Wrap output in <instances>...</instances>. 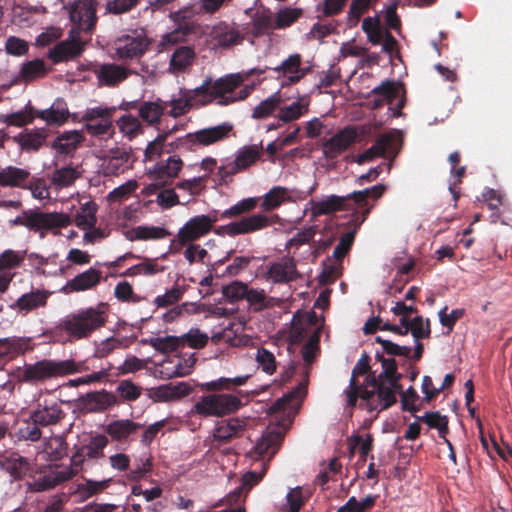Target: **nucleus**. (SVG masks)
Listing matches in <instances>:
<instances>
[{"label": "nucleus", "instance_id": "obj_1", "mask_svg": "<svg viewBox=\"0 0 512 512\" xmlns=\"http://www.w3.org/2000/svg\"><path fill=\"white\" fill-rule=\"evenodd\" d=\"M241 83L242 78L236 74L226 75L215 81L210 77L206 78L200 86L185 91L182 98L173 99L169 114L172 117H178L194 105L206 106L216 99L217 104L221 106L229 105L234 99L226 97L225 94L233 93Z\"/></svg>", "mask_w": 512, "mask_h": 512}, {"label": "nucleus", "instance_id": "obj_2", "mask_svg": "<svg viewBox=\"0 0 512 512\" xmlns=\"http://www.w3.org/2000/svg\"><path fill=\"white\" fill-rule=\"evenodd\" d=\"M107 304L80 309L68 314L56 326L65 333L69 342L88 339L95 331L105 326L108 318Z\"/></svg>", "mask_w": 512, "mask_h": 512}, {"label": "nucleus", "instance_id": "obj_3", "mask_svg": "<svg viewBox=\"0 0 512 512\" xmlns=\"http://www.w3.org/2000/svg\"><path fill=\"white\" fill-rule=\"evenodd\" d=\"M12 224L23 226L32 232L39 233L41 239L46 237L47 231L59 235V229L71 224L68 214L61 212H43L39 209L24 210L21 215L12 220Z\"/></svg>", "mask_w": 512, "mask_h": 512}, {"label": "nucleus", "instance_id": "obj_4", "mask_svg": "<svg viewBox=\"0 0 512 512\" xmlns=\"http://www.w3.org/2000/svg\"><path fill=\"white\" fill-rule=\"evenodd\" d=\"M359 398L361 403L359 407L369 412L383 411L396 403V395H394L382 382H380V374L375 375L369 372L364 383H360Z\"/></svg>", "mask_w": 512, "mask_h": 512}, {"label": "nucleus", "instance_id": "obj_5", "mask_svg": "<svg viewBox=\"0 0 512 512\" xmlns=\"http://www.w3.org/2000/svg\"><path fill=\"white\" fill-rule=\"evenodd\" d=\"M280 220L277 214H264L256 213L248 216H243L240 220L219 226L215 233L219 236L234 237L242 234H251L271 225L278 223Z\"/></svg>", "mask_w": 512, "mask_h": 512}, {"label": "nucleus", "instance_id": "obj_6", "mask_svg": "<svg viewBox=\"0 0 512 512\" xmlns=\"http://www.w3.org/2000/svg\"><path fill=\"white\" fill-rule=\"evenodd\" d=\"M62 377L61 360L55 359H41L25 364L18 372L19 381L30 385H41Z\"/></svg>", "mask_w": 512, "mask_h": 512}, {"label": "nucleus", "instance_id": "obj_7", "mask_svg": "<svg viewBox=\"0 0 512 512\" xmlns=\"http://www.w3.org/2000/svg\"><path fill=\"white\" fill-rule=\"evenodd\" d=\"M241 406V400L235 395L210 394L195 403L194 411L204 417H222L236 412Z\"/></svg>", "mask_w": 512, "mask_h": 512}, {"label": "nucleus", "instance_id": "obj_8", "mask_svg": "<svg viewBox=\"0 0 512 512\" xmlns=\"http://www.w3.org/2000/svg\"><path fill=\"white\" fill-rule=\"evenodd\" d=\"M116 107H94L85 111L82 116L86 122L85 130L91 136L111 138L114 135L112 117Z\"/></svg>", "mask_w": 512, "mask_h": 512}, {"label": "nucleus", "instance_id": "obj_9", "mask_svg": "<svg viewBox=\"0 0 512 512\" xmlns=\"http://www.w3.org/2000/svg\"><path fill=\"white\" fill-rule=\"evenodd\" d=\"M272 70L277 73L278 80L282 79V87H289L299 83L313 71L311 65H304L303 57L300 53L290 54Z\"/></svg>", "mask_w": 512, "mask_h": 512}, {"label": "nucleus", "instance_id": "obj_10", "mask_svg": "<svg viewBox=\"0 0 512 512\" xmlns=\"http://www.w3.org/2000/svg\"><path fill=\"white\" fill-rule=\"evenodd\" d=\"M75 472V470L62 467V465H48L42 475L34 477L26 483L27 490L30 492H44L53 489L72 479L75 476Z\"/></svg>", "mask_w": 512, "mask_h": 512}, {"label": "nucleus", "instance_id": "obj_11", "mask_svg": "<svg viewBox=\"0 0 512 512\" xmlns=\"http://www.w3.org/2000/svg\"><path fill=\"white\" fill-rule=\"evenodd\" d=\"M97 0H75L69 9V17L75 27L86 33H92L98 21Z\"/></svg>", "mask_w": 512, "mask_h": 512}, {"label": "nucleus", "instance_id": "obj_12", "mask_svg": "<svg viewBox=\"0 0 512 512\" xmlns=\"http://www.w3.org/2000/svg\"><path fill=\"white\" fill-rule=\"evenodd\" d=\"M233 126L230 123L198 130L194 133H188L183 138H179L180 145L191 148L194 144L208 146L228 137Z\"/></svg>", "mask_w": 512, "mask_h": 512}, {"label": "nucleus", "instance_id": "obj_13", "mask_svg": "<svg viewBox=\"0 0 512 512\" xmlns=\"http://www.w3.org/2000/svg\"><path fill=\"white\" fill-rule=\"evenodd\" d=\"M65 415L58 400L43 398L38 400L35 409L30 414V419L42 427H47L58 424Z\"/></svg>", "mask_w": 512, "mask_h": 512}, {"label": "nucleus", "instance_id": "obj_14", "mask_svg": "<svg viewBox=\"0 0 512 512\" xmlns=\"http://www.w3.org/2000/svg\"><path fill=\"white\" fill-rule=\"evenodd\" d=\"M217 221V217L204 214L190 218L178 231V242L181 245H185L201 238L212 230L213 224Z\"/></svg>", "mask_w": 512, "mask_h": 512}, {"label": "nucleus", "instance_id": "obj_15", "mask_svg": "<svg viewBox=\"0 0 512 512\" xmlns=\"http://www.w3.org/2000/svg\"><path fill=\"white\" fill-rule=\"evenodd\" d=\"M387 187L384 184H377L370 188L360 191H353L351 193L354 205H357V210L352 216L357 221V227H360L370 214L373 205H370L368 199L378 200L382 197Z\"/></svg>", "mask_w": 512, "mask_h": 512}, {"label": "nucleus", "instance_id": "obj_16", "mask_svg": "<svg viewBox=\"0 0 512 512\" xmlns=\"http://www.w3.org/2000/svg\"><path fill=\"white\" fill-rule=\"evenodd\" d=\"M310 211L314 218L353 208L351 193L346 196L329 195L322 200H311Z\"/></svg>", "mask_w": 512, "mask_h": 512}, {"label": "nucleus", "instance_id": "obj_17", "mask_svg": "<svg viewBox=\"0 0 512 512\" xmlns=\"http://www.w3.org/2000/svg\"><path fill=\"white\" fill-rule=\"evenodd\" d=\"M370 360L371 358L368 353L364 352L361 355L352 369L349 386L344 390V395L346 396V408H349L351 411L356 406L357 400L359 399L360 382L358 381V377L370 372Z\"/></svg>", "mask_w": 512, "mask_h": 512}, {"label": "nucleus", "instance_id": "obj_18", "mask_svg": "<svg viewBox=\"0 0 512 512\" xmlns=\"http://www.w3.org/2000/svg\"><path fill=\"white\" fill-rule=\"evenodd\" d=\"M357 133L354 128L346 127L325 140L322 144L323 154L328 159H335L345 152L356 140Z\"/></svg>", "mask_w": 512, "mask_h": 512}, {"label": "nucleus", "instance_id": "obj_19", "mask_svg": "<svg viewBox=\"0 0 512 512\" xmlns=\"http://www.w3.org/2000/svg\"><path fill=\"white\" fill-rule=\"evenodd\" d=\"M134 161L135 159L133 158L131 148L117 147L111 149L109 156L103 163L104 174L107 176L119 175L130 169Z\"/></svg>", "mask_w": 512, "mask_h": 512}, {"label": "nucleus", "instance_id": "obj_20", "mask_svg": "<svg viewBox=\"0 0 512 512\" xmlns=\"http://www.w3.org/2000/svg\"><path fill=\"white\" fill-rule=\"evenodd\" d=\"M183 162L178 156H170L166 161L157 163L153 169L149 171V178L156 181V184L150 185L148 189L160 188L166 185L169 179L178 176L182 169Z\"/></svg>", "mask_w": 512, "mask_h": 512}, {"label": "nucleus", "instance_id": "obj_21", "mask_svg": "<svg viewBox=\"0 0 512 512\" xmlns=\"http://www.w3.org/2000/svg\"><path fill=\"white\" fill-rule=\"evenodd\" d=\"M245 428L246 421L239 418L218 422L213 430V439L218 446L228 444L233 439L241 437Z\"/></svg>", "mask_w": 512, "mask_h": 512}, {"label": "nucleus", "instance_id": "obj_22", "mask_svg": "<svg viewBox=\"0 0 512 512\" xmlns=\"http://www.w3.org/2000/svg\"><path fill=\"white\" fill-rule=\"evenodd\" d=\"M267 279L276 284H287L298 277L296 263L293 258H283L273 262L267 270Z\"/></svg>", "mask_w": 512, "mask_h": 512}, {"label": "nucleus", "instance_id": "obj_23", "mask_svg": "<svg viewBox=\"0 0 512 512\" xmlns=\"http://www.w3.org/2000/svg\"><path fill=\"white\" fill-rule=\"evenodd\" d=\"M81 402L88 412H103L119 403L117 395L105 389L87 393L81 398Z\"/></svg>", "mask_w": 512, "mask_h": 512}, {"label": "nucleus", "instance_id": "obj_24", "mask_svg": "<svg viewBox=\"0 0 512 512\" xmlns=\"http://www.w3.org/2000/svg\"><path fill=\"white\" fill-rule=\"evenodd\" d=\"M36 118L46 122L50 126H61L66 123L70 117V112L66 101L63 98H57L47 109H36Z\"/></svg>", "mask_w": 512, "mask_h": 512}, {"label": "nucleus", "instance_id": "obj_25", "mask_svg": "<svg viewBox=\"0 0 512 512\" xmlns=\"http://www.w3.org/2000/svg\"><path fill=\"white\" fill-rule=\"evenodd\" d=\"M210 36L218 46L223 48L241 44L244 39L234 24H228L223 21L212 27Z\"/></svg>", "mask_w": 512, "mask_h": 512}, {"label": "nucleus", "instance_id": "obj_26", "mask_svg": "<svg viewBox=\"0 0 512 512\" xmlns=\"http://www.w3.org/2000/svg\"><path fill=\"white\" fill-rule=\"evenodd\" d=\"M102 279V272L96 268L88 270L76 275L69 280L63 287L65 293L81 292L96 287Z\"/></svg>", "mask_w": 512, "mask_h": 512}, {"label": "nucleus", "instance_id": "obj_27", "mask_svg": "<svg viewBox=\"0 0 512 512\" xmlns=\"http://www.w3.org/2000/svg\"><path fill=\"white\" fill-rule=\"evenodd\" d=\"M31 350H33V347L29 337L0 338V359L12 360Z\"/></svg>", "mask_w": 512, "mask_h": 512}, {"label": "nucleus", "instance_id": "obj_28", "mask_svg": "<svg viewBox=\"0 0 512 512\" xmlns=\"http://www.w3.org/2000/svg\"><path fill=\"white\" fill-rule=\"evenodd\" d=\"M283 438L282 432L268 429L256 443L254 453L259 457L268 456V459H271L279 450Z\"/></svg>", "mask_w": 512, "mask_h": 512}, {"label": "nucleus", "instance_id": "obj_29", "mask_svg": "<svg viewBox=\"0 0 512 512\" xmlns=\"http://www.w3.org/2000/svg\"><path fill=\"white\" fill-rule=\"evenodd\" d=\"M146 49L147 43L143 38L125 36L118 40L116 54L119 59L127 60L140 57Z\"/></svg>", "mask_w": 512, "mask_h": 512}, {"label": "nucleus", "instance_id": "obj_30", "mask_svg": "<svg viewBox=\"0 0 512 512\" xmlns=\"http://www.w3.org/2000/svg\"><path fill=\"white\" fill-rule=\"evenodd\" d=\"M49 296L50 292L48 291L39 289L32 290L29 293L21 295L10 307L19 312H30L39 307H44Z\"/></svg>", "mask_w": 512, "mask_h": 512}, {"label": "nucleus", "instance_id": "obj_31", "mask_svg": "<svg viewBox=\"0 0 512 512\" xmlns=\"http://www.w3.org/2000/svg\"><path fill=\"white\" fill-rule=\"evenodd\" d=\"M401 86L393 80H385L380 85L372 89L371 93L375 96L373 108L378 109L384 103L392 104L400 96Z\"/></svg>", "mask_w": 512, "mask_h": 512}, {"label": "nucleus", "instance_id": "obj_32", "mask_svg": "<svg viewBox=\"0 0 512 512\" xmlns=\"http://www.w3.org/2000/svg\"><path fill=\"white\" fill-rule=\"evenodd\" d=\"M403 375L398 372V365L395 358H389L383 361L382 372L380 373V382L386 386L394 395L402 390L400 383Z\"/></svg>", "mask_w": 512, "mask_h": 512}, {"label": "nucleus", "instance_id": "obj_33", "mask_svg": "<svg viewBox=\"0 0 512 512\" xmlns=\"http://www.w3.org/2000/svg\"><path fill=\"white\" fill-rule=\"evenodd\" d=\"M143 427L130 419L115 420L106 426V433L115 441H125Z\"/></svg>", "mask_w": 512, "mask_h": 512}, {"label": "nucleus", "instance_id": "obj_34", "mask_svg": "<svg viewBox=\"0 0 512 512\" xmlns=\"http://www.w3.org/2000/svg\"><path fill=\"white\" fill-rule=\"evenodd\" d=\"M82 53V47L79 42L61 41L57 43L48 53L49 59L53 63H60L76 58Z\"/></svg>", "mask_w": 512, "mask_h": 512}, {"label": "nucleus", "instance_id": "obj_35", "mask_svg": "<svg viewBox=\"0 0 512 512\" xmlns=\"http://www.w3.org/2000/svg\"><path fill=\"white\" fill-rule=\"evenodd\" d=\"M166 103L161 101H144L138 108V118L149 126H154L160 122L166 109Z\"/></svg>", "mask_w": 512, "mask_h": 512}, {"label": "nucleus", "instance_id": "obj_36", "mask_svg": "<svg viewBox=\"0 0 512 512\" xmlns=\"http://www.w3.org/2000/svg\"><path fill=\"white\" fill-rule=\"evenodd\" d=\"M29 177V171L15 166H7L0 170V186L26 188L25 183Z\"/></svg>", "mask_w": 512, "mask_h": 512}, {"label": "nucleus", "instance_id": "obj_37", "mask_svg": "<svg viewBox=\"0 0 512 512\" xmlns=\"http://www.w3.org/2000/svg\"><path fill=\"white\" fill-rule=\"evenodd\" d=\"M195 58L194 50L189 46H180L171 55L169 71L172 73L184 72L192 65Z\"/></svg>", "mask_w": 512, "mask_h": 512}, {"label": "nucleus", "instance_id": "obj_38", "mask_svg": "<svg viewBox=\"0 0 512 512\" xmlns=\"http://www.w3.org/2000/svg\"><path fill=\"white\" fill-rule=\"evenodd\" d=\"M97 77L103 85L115 86L128 77V72L117 64H103L99 68Z\"/></svg>", "mask_w": 512, "mask_h": 512}, {"label": "nucleus", "instance_id": "obj_39", "mask_svg": "<svg viewBox=\"0 0 512 512\" xmlns=\"http://www.w3.org/2000/svg\"><path fill=\"white\" fill-rule=\"evenodd\" d=\"M258 205V198L249 197L242 199L236 204L232 205L230 208L224 210L218 216V211L214 210L211 217H217L218 219H232L237 218L243 215H246L253 211Z\"/></svg>", "mask_w": 512, "mask_h": 512}, {"label": "nucleus", "instance_id": "obj_40", "mask_svg": "<svg viewBox=\"0 0 512 512\" xmlns=\"http://www.w3.org/2000/svg\"><path fill=\"white\" fill-rule=\"evenodd\" d=\"M308 380L300 382L292 391L276 400L269 408L271 414L285 411L293 401L301 402L307 393Z\"/></svg>", "mask_w": 512, "mask_h": 512}, {"label": "nucleus", "instance_id": "obj_41", "mask_svg": "<svg viewBox=\"0 0 512 512\" xmlns=\"http://www.w3.org/2000/svg\"><path fill=\"white\" fill-rule=\"evenodd\" d=\"M289 200V190L286 187L275 186L264 195L260 208L264 212H270L279 208L283 203Z\"/></svg>", "mask_w": 512, "mask_h": 512}, {"label": "nucleus", "instance_id": "obj_42", "mask_svg": "<svg viewBox=\"0 0 512 512\" xmlns=\"http://www.w3.org/2000/svg\"><path fill=\"white\" fill-rule=\"evenodd\" d=\"M252 374L239 375L231 378L221 377L217 380L202 384V388L207 391H234L236 387L245 385Z\"/></svg>", "mask_w": 512, "mask_h": 512}, {"label": "nucleus", "instance_id": "obj_43", "mask_svg": "<svg viewBox=\"0 0 512 512\" xmlns=\"http://www.w3.org/2000/svg\"><path fill=\"white\" fill-rule=\"evenodd\" d=\"M262 143L259 146L251 145L239 151L235 158L231 172L236 173L254 164L261 156Z\"/></svg>", "mask_w": 512, "mask_h": 512}, {"label": "nucleus", "instance_id": "obj_44", "mask_svg": "<svg viewBox=\"0 0 512 512\" xmlns=\"http://www.w3.org/2000/svg\"><path fill=\"white\" fill-rule=\"evenodd\" d=\"M82 140L83 136L80 132L65 131L54 140L52 147L60 154H69L78 147Z\"/></svg>", "mask_w": 512, "mask_h": 512}, {"label": "nucleus", "instance_id": "obj_45", "mask_svg": "<svg viewBox=\"0 0 512 512\" xmlns=\"http://www.w3.org/2000/svg\"><path fill=\"white\" fill-rule=\"evenodd\" d=\"M251 24V34L255 38L268 34L271 30H276L275 19H273V15L269 10L256 12L252 17Z\"/></svg>", "mask_w": 512, "mask_h": 512}, {"label": "nucleus", "instance_id": "obj_46", "mask_svg": "<svg viewBox=\"0 0 512 512\" xmlns=\"http://www.w3.org/2000/svg\"><path fill=\"white\" fill-rule=\"evenodd\" d=\"M393 142V138L389 134L381 135L377 138L375 144H373L370 148L360 154L357 158L358 164H364L369 162L377 157H381L385 154L387 149Z\"/></svg>", "mask_w": 512, "mask_h": 512}, {"label": "nucleus", "instance_id": "obj_47", "mask_svg": "<svg viewBox=\"0 0 512 512\" xmlns=\"http://www.w3.org/2000/svg\"><path fill=\"white\" fill-rule=\"evenodd\" d=\"M98 206L94 201H88L81 205L75 217L76 225L82 230H91L95 227Z\"/></svg>", "mask_w": 512, "mask_h": 512}, {"label": "nucleus", "instance_id": "obj_48", "mask_svg": "<svg viewBox=\"0 0 512 512\" xmlns=\"http://www.w3.org/2000/svg\"><path fill=\"white\" fill-rule=\"evenodd\" d=\"M165 267L158 264L157 259L143 258L139 264L128 268L122 276L134 277L138 275L153 276L157 273L164 272Z\"/></svg>", "mask_w": 512, "mask_h": 512}, {"label": "nucleus", "instance_id": "obj_49", "mask_svg": "<svg viewBox=\"0 0 512 512\" xmlns=\"http://www.w3.org/2000/svg\"><path fill=\"white\" fill-rule=\"evenodd\" d=\"M116 124L123 136L129 140H132L143 133V126L140 122V119L132 114L122 115L116 121Z\"/></svg>", "mask_w": 512, "mask_h": 512}, {"label": "nucleus", "instance_id": "obj_50", "mask_svg": "<svg viewBox=\"0 0 512 512\" xmlns=\"http://www.w3.org/2000/svg\"><path fill=\"white\" fill-rule=\"evenodd\" d=\"M45 135L37 130H26L14 137L23 150L37 151L45 142Z\"/></svg>", "mask_w": 512, "mask_h": 512}, {"label": "nucleus", "instance_id": "obj_51", "mask_svg": "<svg viewBox=\"0 0 512 512\" xmlns=\"http://www.w3.org/2000/svg\"><path fill=\"white\" fill-rule=\"evenodd\" d=\"M47 69L42 59H34L24 63L18 78L24 82H31L46 75Z\"/></svg>", "mask_w": 512, "mask_h": 512}, {"label": "nucleus", "instance_id": "obj_52", "mask_svg": "<svg viewBox=\"0 0 512 512\" xmlns=\"http://www.w3.org/2000/svg\"><path fill=\"white\" fill-rule=\"evenodd\" d=\"M378 0H352L347 13V26L353 28L358 25L361 17L377 3Z\"/></svg>", "mask_w": 512, "mask_h": 512}, {"label": "nucleus", "instance_id": "obj_53", "mask_svg": "<svg viewBox=\"0 0 512 512\" xmlns=\"http://www.w3.org/2000/svg\"><path fill=\"white\" fill-rule=\"evenodd\" d=\"M418 421L426 423L429 428L437 429L440 438H445L449 432L448 417L440 412H426L423 416H416Z\"/></svg>", "mask_w": 512, "mask_h": 512}, {"label": "nucleus", "instance_id": "obj_54", "mask_svg": "<svg viewBox=\"0 0 512 512\" xmlns=\"http://www.w3.org/2000/svg\"><path fill=\"white\" fill-rule=\"evenodd\" d=\"M26 252L7 249L0 254V275L13 274L11 270L18 268L24 261Z\"/></svg>", "mask_w": 512, "mask_h": 512}, {"label": "nucleus", "instance_id": "obj_55", "mask_svg": "<svg viewBox=\"0 0 512 512\" xmlns=\"http://www.w3.org/2000/svg\"><path fill=\"white\" fill-rule=\"evenodd\" d=\"M352 222L354 223V229L344 233L340 237L338 244L334 248L333 257L337 261H342L343 258L349 253V251L351 250L352 245L354 243L357 230L360 228V227H357V221L355 220V218L353 216H352Z\"/></svg>", "mask_w": 512, "mask_h": 512}, {"label": "nucleus", "instance_id": "obj_56", "mask_svg": "<svg viewBox=\"0 0 512 512\" xmlns=\"http://www.w3.org/2000/svg\"><path fill=\"white\" fill-rule=\"evenodd\" d=\"M108 438L103 434L93 436L88 444L82 445V453L88 459H99L104 457V448L108 445Z\"/></svg>", "mask_w": 512, "mask_h": 512}, {"label": "nucleus", "instance_id": "obj_57", "mask_svg": "<svg viewBox=\"0 0 512 512\" xmlns=\"http://www.w3.org/2000/svg\"><path fill=\"white\" fill-rule=\"evenodd\" d=\"M245 300L256 312L267 309L273 305V298L268 297L264 290L249 288L245 295Z\"/></svg>", "mask_w": 512, "mask_h": 512}, {"label": "nucleus", "instance_id": "obj_58", "mask_svg": "<svg viewBox=\"0 0 512 512\" xmlns=\"http://www.w3.org/2000/svg\"><path fill=\"white\" fill-rule=\"evenodd\" d=\"M79 177L80 173L76 168L62 167L53 172L51 181L56 187L65 188L71 186Z\"/></svg>", "mask_w": 512, "mask_h": 512}, {"label": "nucleus", "instance_id": "obj_59", "mask_svg": "<svg viewBox=\"0 0 512 512\" xmlns=\"http://www.w3.org/2000/svg\"><path fill=\"white\" fill-rule=\"evenodd\" d=\"M281 99L276 93L261 101L252 112V118L254 119H266L278 109Z\"/></svg>", "mask_w": 512, "mask_h": 512}, {"label": "nucleus", "instance_id": "obj_60", "mask_svg": "<svg viewBox=\"0 0 512 512\" xmlns=\"http://www.w3.org/2000/svg\"><path fill=\"white\" fill-rule=\"evenodd\" d=\"M36 109L27 105L25 110H20L11 114L4 115V122L10 126L22 127L30 124L36 118Z\"/></svg>", "mask_w": 512, "mask_h": 512}, {"label": "nucleus", "instance_id": "obj_61", "mask_svg": "<svg viewBox=\"0 0 512 512\" xmlns=\"http://www.w3.org/2000/svg\"><path fill=\"white\" fill-rule=\"evenodd\" d=\"M123 340L113 336L108 337L100 342L94 343V351L91 358L104 359L112 354L116 349L122 347Z\"/></svg>", "mask_w": 512, "mask_h": 512}, {"label": "nucleus", "instance_id": "obj_62", "mask_svg": "<svg viewBox=\"0 0 512 512\" xmlns=\"http://www.w3.org/2000/svg\"><path fill=\"white\" fill-rule=\"evenodd\" d=\"M134 237L130 240H158L170 235L166 229L157 226H137L133 229Z\"/></svg>", "mask_w": 512, "mask_h": 512}, {"label": "nucleus", "instance_id": "obj_63", "mask_svg": "<svg viewBox=\"0 0 512 512\" xmlns=\"http://www.w3.org/2000/svg\"><path fill=\"white\" fill-rule=\"evenodd\" d=\"M303 15L301 8L286 7L277 12L275 17V29H285L290 27Z\"/></svg>", "mask_w": 512, "mask_h": 512}, {"label": "nucleus", "instance_id": "obj_64", "mask_svg": "<svg viewBox=\"0 0 512 512\" xmlns=\"http://www.w3.org/2000/svg\"><path fill=\"white\" fill-rule=\"evenodd\" d=\"M116 394L120 397L122 402H134L140 398L142 388L136 385L133 381L125 379L118 383L116 387Z\"/></svg>", "mask_w": 512, "mask_h": 512}]
</instances>
